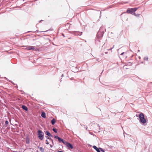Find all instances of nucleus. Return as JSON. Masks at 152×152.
I'll return each instance as SVG.
<instances>
[{
    "label": "nucleus",
    "instance_id": "obj_13",
    "mask_svg": "<svg viewBox=\"0 0 152 152\" xmlns=\"http://www.w3.org/2000/svg\"><path fill=\"white\" fill-rule=\"evenodd\" d=\"M39 148L40 149V151L41 152H44V149H43V148L42 147H40Z\"/></svg>",
    "mask_w": 152,
    "mask_h": 152
},
{
    "label": "nucleus",
    "instance_id": "obj_23",
    "mask_svg": "<svg viewBox=\"0 0 152 152\" xmlns=\"http://www.w3.org/2000/svg\"><path fill=\"white\" fill-rule=\"evenodd\" d=\"M134 15H136V14L134 13Z\"/></svg>",
    "mask_w": 152,
    "mask_h": 152
},
{
    "label": "nucleus",
    "instance_id": "obj_14",
    "mask_svg": "<svg viewBox=\"0 0 152 152\" xmlns=\"http://www.w3.org/2000/svg\"><path fill=\"white\" fill-rule=\"evenodd\" d=\"M148 58L147 57H145L144 58V59L146 61H148Z\"/></svg>",
    "mask_w": 152,
    "mask_h": 152
},
{
    "label": "nucleus",
    "instance_id": "obj_22",
    "mask_svg": "<svg viewBox=\"0 0 152 152\" xmlns=\"http://www.w3.org/2000/svg\"><path fill=\"white\" fill-rule=\"evenodd\" d=\"M105 54H107V52H105Z\"/></svg>",
    "mask_w": 152,
    "mask_h": 152
},
{
    "label": "nucleus",
    "instance_id": "obj_11",
    "mask_svg": "<svg viewBox=\"0 0 152 152\" xmlns=\"http://www.w3.org/2000/svg\"><path fill=\"white\" fill-rule=\"evenodd\" d=\"M22 108L24 110L27 111L28 110L27 107L25 105H22Z\"/></svg>",
    "mask_w": 152,
    "mask_h": 152
},
{
    "label": "nucleus",
    "instance_id": "obj_26",
    "mask_svg": "<svg viewBox=\"0 0 152 152\" xmlns=\"http://www.w3.org/2000/svg\"><path fill=\"white\" fill-rule=\"evenodd\" d=\"M141 63H143V62H142Z\"/></svg>",
    "mask_w": 152,
    "mask_h": 152
},
{
    "label": "nucleus",
    "instance_id": "obj_8",
    "mask_svg": "<svg viewBox=\"0 0 152 152\" xmlns=\"http://www.w3.org/2000/svg\"><path fill=\"white\" fill-rule=\"evenodd\" d=\"M93 147L94 148L95 150H96L97 152H101L100 150L99 149V148H98L96 146H95V145Z\"/></svg>",
    "mask_w": 152,
    "mask_h": 152
},
{
    "label": "nucleus",
    "instance_id": "obj_10",
    "mask_svg": "<svg viewBox=\"0 0 152 152\" xmlns=\"http://www.w3.org/2000/svg\"><path fill=\"white\" fill-rule=\"evenodd\" d=\"M41 116L44 118H45L46 114H45V113L43 111H42Z\"/></svg>",
    "mask_w": 152,
    "mask_h": 152
},
{
    "label": "nucleus",
    "instance_id": "obj_25",
    "mask_svg": "<svg viewBox=\"0 0 152 152\" xmlns=\"http://www.w3.org/2000/svg\"><path fill=\"white\" fill-rule=\"evenodd\" d=\"M139 58H140V57H139Z\"/></svg>",
    "mask_w": 152,
    "mask_h": 152
},
{
    "label": "nucleus",
    "instance_id": "obj_19",
    "mask_svg": "<svg viewBox=\"0 0 152 152\" xmlns=\"http://www.w3.org/2000/svg\"><path fill=\"white\" fill-rule=\"evenodd\" d=\"M85 128L86 129V130H87L88 127L87 126H86V127H85Z\"/></svg>",
    "mask_w": 152,
    "mask_h": 152
},
{
    "label": "nucleus",
    "instance_id": "obj_4",
    "mask_svg": "<svg viewBox=\"0 0 152 152\" xmlns=\"http://www.w3.org/2000/svg\"><path fill=\"white\" fill-rule=\"evenodd\" d=\"M54 137L58 140V141L59 142H62L64 144H65V142H66V141H64L62 139H61L60 137H59L58 136H55Z\"/></svg>",
    "mask_w": 152,
    "mask_h": 152
},
{
    "label": "nucleus",
    "instance_id": "obj_1",
    "mask_svg": "<svg viewBox=\"0 0 152 152\" xmlns=\"http://www.w3.org/2000/svg\"><path fill=\"white\" fill-rule=\"evenodd\" d=\"M139 117L140 118V123L142 124H145L146 122V120L144 117V115L143 113H140Z\"/></svg>",
    "mask_w": 152,
    "mask_h": 152
},
{
    "label": "nucleus",
    "instance_id": "obj_7",
    "mask_svg": "<svg viewBox=\"0 0 152 152\" xmlns=\"http://www.w3.org/2000/svg\"><path fill=\"white\" fill-rule=\"evenodd\" d=\"M82 32L80 33L79 32L76 31L74 32L73 34L75 35L76 36H78L81 35L82 34Z\"/></svg>",
    "mask_w": 152,
    "mask_h": 152
},
{
    "label": "nucleus",
    "instance_id": "obj_9",
    "mask_svg": "<svg viewBox=\"0 0 152 152\" xmlns=\"http://www.w3.org/2000/svg\"><path fill=\"white\" fill-rule=\"evenodd\" d=\"M45 134L49 136V137H52V135L50 134V133L48 131H46L45 133Z\"/></svg>",
    "mask_w": 152,
    "mask_h": 152
},
{
    "label": "nucleus",
    "instance_id": "obj_2",
    "mask_svg": "<svg viewBox=\"0 0 152 152\" xmlns=\"http://www.w3.org/2000/svg\"><path fill=\"white\" fill-rule=\"evenodd\" d=\"M37 135L40 140H42L43 139L44 137V133L41 130H39L38 131Z\"/></svg>",
    "mask_w": 152,
    "mask_h": 152
},
{
    "label": "nucleus",
    "instance_id": "obj_24",
    "mask_svg": "<svg viewBox=\"0 0 152 152\" xmlns=\"http://www.w3.org/2000/svg\"><path fill=\"white\" fill-rule=\"evenodd\" d=\"M47 139H50V138H49V137H48V138H47Z\"/></svg>",
    "mask_w": 152,
    "mask_h": 152
},
{
    "label": "nucleus",
    "instance_id": "obj_3",
    "mask_svg": "<svg viewBox=\"0 0 152 152\" xmlns=\"http://www.w3.org/2000/svg\"><path fill=\"white\" fill-rule=\"evenodd\" d=\"M138 9L137 8H132L131 9H128L127 10V12L128 13H130L132 14V13L133 12H134L136 11Z\"/></svg>",
    "mask_w": 152,
    "mask_h": 152
},
{
    "label": "nucleus",
    "instance_id": "obj_5",
    "mask_svg": "<svg viewBox=\"0 0 152 152\" xmlns=\"http://www.w3.org/2000/svg\"><path fill=\"white\" fill-rule=\"evenodd\" d=\"M65 143L64 144L65 145L69 148L72 149L73 148L72 145L70 143L66 141Z\"/></svg>",
    "mask_w": 152,
    "mask_h": 152
},
{
    "label": "nucleus",
    "instance_id": "obj_12",
    "mask_svg": "<svg viewBox=\"0 0 152 152\" xmlns=\"http://www.w3.org/2000/svg\"><path fill=\"white\" fill-rule=\"evenodd\" d=\"M51 123L53 125H54L55 123V120L54 118H53L51 121Z\"/></svg>",
    "mask_w": 152,
    "mask_h": 152
},
{
    "label": "nucleus",
    "instance_id": "obj_16",
    "mask_svg": "<svg viewBox=\"0 0 152 152\" xmlns=\"http://www.w3.org/2000/svg\"><path fill=\"white\" fill-rule=\"evenodd\" d=\"M45 143L46 144H49V142H48V141L47 140H46V142H45Z\"/></svg>",
    "mask_w": 152,
    "mask_h": 152
},
{
    "label": "nucleus",
    "instance_id": "obj_20",
    "mask_svg": "<svg viewBox=\"0 0 152 152\" xmlns=\"http://www.w3.org/2000/svg\"><path fill=\"white\" fill-rule=\"evenodd\" d=\"M124 52H123V53H121V55H123V54H124Z\"/></svg>",
    "mask_w": 152,
    "mask_h": 152
},
{
    "label": "nucleus",
    "instance_id": "obj_18",
    "mask_svg": "<svg viewBox=\"0 0 152 152\" xmlns=\"http://www.w3.org/2000/svg\"><path fill=\"white\" fill-rule=\"evenodd\" d=\"M6 124H8L9 123L8 121H6L5 122Z\"/></svg>",
    "mask_w": 152,
    "mask_h": 152
},
{
    "label": "nucleus",
    "instance_id": "obj_6",
    "mask_svg": "<svg viewBox=\"0 0 152 152\" xmlns=\"http://www.w3.org/2000/svg\"><path fill=\"white\" fill-rule=\"evenodd\" d=\"M26 49L28 50H33L35 49L34 47L31 46H26Z\"/></svg>",
    "mask_w": 152,
    "mask_h": 152
},
{
    "label": "nucleus",
    "instance_id": "obj_21",
    "mask_svg": "<svg viewBox=\"0 0 152 152\" xmlns=\"http://www.w3.org/2000/svg\"><path fill=\"white\" fill-rule=\"evenodd\" d=\"M58 152H63L62 151H58Z\"/></svg>",
    "mask_w": 152,
    "mask_h": 152
},
{
    "label": "nucleus",
    "instance_id": "obj_17",
    "mask_svg": "<svg viewBox=\"0 0 152 152\" xmlns=\"http://www.w3.org/2000/svg\"><path fill=\"white\" fill-rule=\"evenodd\" d=\"M99 149L102 152H105L103 150V149L102 148H99Z\"/></svg>",
    "mask_w": 152,
    "mask_h": 152
},
{
    "label": "nucleus",
    "instance_id": "obj_15",
    "mask_svg": "<svg viewBox=\"0 0 152 152\" xmlns=\"http://www.w3.org/2000/svg\"><path fill=\"white\" fill-rule=\"evenodd\" d=\"M53 130L55 133H56L57 132V130L56 129L53 128Z\"/></svg>",
    "mask_w": 152,
    "mask_h": 152
}]
</instances>
